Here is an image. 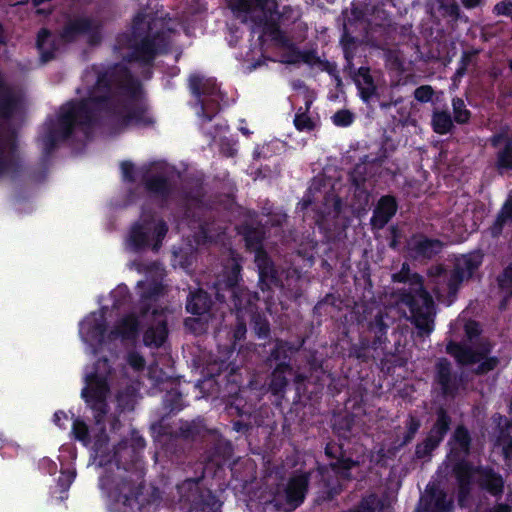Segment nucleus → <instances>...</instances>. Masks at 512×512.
<instances>
[{
	"label": "nucleus",
	"instance_id": "f257e3e1",
	"mask_svg": "<svg viewBox=\"0 0 512 512\" xmlns=\"http://www.w3.org/2000/svg\"><path fill=\"white\" fill-rule=\"evenodd\" d=\"M131 100L121 102L111 96L110 89L101 82L91 92L89 98L81 103H67L61 108L54 138H65L74 130L80 129L87 133V128L103 115H110L111 121L120 129L133 125L149 123V118L141 107L136 106L141 90L133 83L128 90Z\"/></svg>",
	"mask_w": 512,
	"mask_h": 512
},
{
	"label": "nucleus",
	"instance_id": "f03ea898",
	"mask_svg": "<svg viewBox=\"0 0 512 512\" xmlns=\"http://www.w3.org/2000/svg\"><path fill=\"white\" fill-rule=\"evenodd\" d=\"M104 309L91 313L79 324V334L86 350L94 355L112 350L117 342L134 339L138 332L139 320L133 314L121 318L114 328L105 333Z\"/></svg>",
	"mask_w": 512,
	"mask_h": 512
},
{
	"label": "nucleus",
	"instance_id": "7ed1b4c3",
	"mask_svg": "<svg viewBox=\"0 0 512 512\" xmlns=\"http://www.w3.org/2000/svg\"><path fill=\"white\" fill-rule=\"evenodd\" d=\"M141 301L146 310L142 313L141 322L147 325L144 331V343L147 346L159 347L167 336L166 316L164 309L154 306L162 287L156 283L139 282Z\"/></svg>",
	"mask_w": 512,
	"mask_h": 512
},
{
	"label": "nucleus",
	"instance_id": "20e7f679",
	"mask_svg": "<svg viewBox=\"0 0 512 512\" xmlns=\"http://www.w3.org/2000/svg\"><path fill=\"white\" fill-rule=\"evenodd\" d=\"M231 9L243 22L252 21L262 27L263 34L276 37L278 22L282 18L273 0H229Z\"/></svg>",
	"mask_w": 512,
	"mask_h": 512
},
{
	"label": "nucleus",
	"instance_id": "39448f33",
	"mask_svg": "<svg viewBox=\"0 0 512 512\" xmlns=\"http://www.w3.org/2000/svg\"><path fill=\"white\" fill-rule=\"evenodd\" d=\"M110 374L111 368L106 358L100 359L91 370L85 372V387L82 390V396L88 405L99 413L95 416L97 425L101 423L100 414L105 412Z\"/></svg>",
	"mask_w": 512,
	"mask_h": 512
},
{
	"label": "nucleus",
	"instance_id": "423d86ee",
	"mask_svg": "<svg viewBox=\"0 0 512 512\" xmlns=\"http://www.w3.org/2000/svg\"><path fill=\"white\" fill-rule=\"evenodd\" d=\"M410 286L409 294H405L400 302L409 307L415 325L424 332H430L433 329V301L422 289L417 275L412 277Z\"/></svg>",
	"mask_w": 512,
	"mask_h": 512
},
{
	"label": "nucleus",
	"instance_id": "0eeeda50",
	"mask_svg": "<svg viewBox=\"0 0 512 512\" xmlns=\"http://www.w3.org/2000/svg\"><path fill=\"white\" fill-rule=\"evenodd\" d=\"M167 232V227L161 220L143 221L134 226L126 240L127 251L135 253L146 247L157 249Z\"/></svg>",
	"mask_w": 512,
	"mask_h": 512
},
{
	"label": "nucleus",
	"instance_id": "6e6552de",
	"mask_svg": "<svg viewBox=\"0 0 512 512\" xmlns=\"http://www.w3.org/2000/svg\"><path fill=\"white\" fill-rule=\"evenodd\" d=\"M192 93L198 98L196 113L210 120L216 111L218 87L214 79L205 78L200 74H193L189 79Z\"/></svg>",
	"mask_w": 512,
	"mask_h": 512
},
{
	"label": "nucleus",
	"instance_id": "1a4fd4ad",
	"mask_svg": "<svg viewBox=\"0 0 512 512\" xmlns=\"http://www.w3.org/2000/svg\"><path fill=\"white\" fill-rule=\"evenodd\" d=\"M307 486L306 474L293 476L288 481L283 493H278L275 497L276 504L283 506L285 510H294L304 501Z\"/></svg>",
	"mask_w": 512,
	"mask_h": 512
},
{
	"label": "nucleus",
	"instance_id": "9d476101",
	"mask_svg": "<svg viewBox=\"0 0 512 512\" xmlns=\"http://www.w3.org/2000/svg\"><path fill=\"white\" fill-rule=\"evenodd\" d=\"M447 351L451 354L455 359L462 364H475L480 363L478 367V372L484 373L489 370H492L497 361L494 358H487V354L489 352L488 346H483L480 352H472L458 344L450 343L447 346Z\"/></svg>",
	"mask_w": 512,
	"mask_h": 512
},
{
	"label": "nucleus",
	"instance_id": "9b49d317",
	"mask_svg": "<svg viewBox=\"0 0 512 512\" xmlns=\"http://www.w3.org/2000/svg\"><path fill=\"white\" fill-rule=\"evenodd\" d=\"M482 263V254L473 252L456 259L455 270L448 282L449 293L454 294L461 282L471 278Z\"/></svg>",
	"mask_w": 512,
	"mask_h": 512
},
{
	"label": "nucleus",
	"instance_id": "f8f14e48",
	"mask_svg": "<svg viewBox=\"0 0 512 512\" xmlns=\"http://www.w3.org/2000/svg\"><path fill=\"white\" fill-rule=\"evenodd\" d=\"M83 35L89 42H95L98 36V26L88 18H78L71 21L64 29L62 39L71 41Z\"/></svg>",
	"mask_w": 512,
	"mask_h": 512
},
{
	"label": "nucleus",
	"instance_id": "ddd939ff",
	"mask_svg": "<svg viewBox=\"0 0 512 512\" xmlns=\"http://www.w3.org/2000/svg\"><path fill=\"white\" fill-rule=\"evenodd\" d=\"M72 434L75 439L82 442L85 446L93 445V448L95 449L96 453L98 450L102 447L103 443L105 442L106 438L102 436H95L92 438L90 431L82 420L76 418L73 420L72 424Z\"/></svg>",
	"mask_w": 512,
	"mask_h": 512
},
{
	"label": "nucleus",
	"instance_id": "4468645a",
	"mask_svg": "<svg viewBox=\"0 0 512 512\" xmlns=\"http://www.w3.org/2000/svg\"><path fill=\"white\" fill-rule=\"evenodd\" d=\"M396 208V202L392 197L381 198L372 218L373 226L376 228L383 227L395 214Z\"/></svg>",
	"mask_w": 512,
	"mask_h": 512
},
{
	"label": "nucleus",
	"instance_id": "2eb2a0df",
	"mask_svg": "<svg viewBox=\"0 0 512 512\" xmlns=\"http://www.w3.org/2000/svg\"><path fill=\"white\" fill-rule=\"evenodd\" d=\"M255 262L259 270L260 283L270 288L275 282V275L267 255L262 250H255Z\"/></svg>",
	"mask_w": 512,
	"mask_h": 512
},
{
	"label": "nucleus",
	"instance_id": "dca6fc26",
	"mask_svg": "<svg viewBox=\"0 0 512 512\" xmlns=\"http://www.w3.org/2000/svg\"><path fill=\"white\" fill-rule=\"evenodd\" d=\"M409 246L415 252V256L421 255L424 257H431L438 253L442 247L438 240H430L423 237L414 238Z\"/></svg>",
	"mask_w": 512,
	"mask_h": 512
},
{
	"label": "nucleus",
	"instance_id": "f3484780",
	"mask_svg": "<svg viewBox=\"0 0 512 512\" xmlns=\"http://www.w3.org/2000/svg\"><path fill=\"white\" fill-rule=\"evenodd\" d=\"M37 47L43 62L52 59L54 52L58 49V47H56L54 38H52L50 33L45 29L38 33Z\"/></svg>",
	"mask_w": 512,
	"mask_h": 512
},
{
	"label": "nucleus",
	"instance_id": "a211bd4d",
	"mask_svg": "<svg viewBox=\"0 0 512 512\" xmlns=\"http://www.w3.org/2000/svg\"><path fill=\"white\" fill-rule=\"evenodd\" d=\"M449 421L447 416L444 413H441L438 417V420L426 441V446L429 449L435 448L439 442L443 439L447 429H448Z\"/></svg>",
	"mask_w": 512,
	"mask_h": 512
},
{
	"label": "nucleus",
	"instance_id": "6ab92c4d",
	"mask_svg": "<svg viewBox=\"0 0 512 512\" xmlns=\"http://www.w3.org/2000/svg\"><path fill=\"white\" fill-rule=\"evenodd\" d=\"M209 298L206 292L199 290L191 295L187 302V310L194 315H203L209 308Z\"/></svg>",
	"mask_w": 512,
	"mask_h": 512
},
{
	"label": "nucleus",
	"instance_id": "aec40b11",
	"mask_svg": "<svg viewBox=\"0 0 512 512\" xmlns=\"http://www.w3.org/2000/svg\"><path fill=\"white\" fill-rule=\"evenodd\" d=\"M355 82L360 90L362 99L367 101L375 90V86L368 69L361 68L355 77Z\"/></svg>",
	"mask_w": 512,
	"mask_h": 512
},
{
	"label": "nucleus",
	"instance_id": "412c9836",
	"mask_svg": "<svg viewBox=\"0 0 512 512\" xmlns=\"http://www.w3.org/2000/svg\"><path fill=\"white\" fill-rule=\"evenodd\" d=\"M452 444L451 455H458L460 453H466L469 446V435L467 430L463 427L457 428L454 433Z\"/></svg>",
	"mask_w": 512,
	"mask_h": 512
},
{
	"label": "nucleus",
	"instance_id": "4be33fe9",
	"mask_svg": "<svg viewBox=\"0 0 512 512\" xmlns=\"http://www.w3.org/2000/svg\"><path fill=\"white\" fill-rule=\"evenodd\" d=\"M240 267L236 262H233L227 280H219L216 284L217 297L224 298L220 291L224 288L232 289L238 282Z\"/></svg>",
	"mask_w": 512,
	"mask_h": 512
},
{
	"label": "nucleus",
	"instance_id": "5701e85b",
	"mask_svg": "<svg viewBox=\"0 0 512 512\" xmlns=\"http://www.w3.org/2000/svg\"><path fill=\"white\" fill-rule=\"evenodd\" d=\"M162 41V39L158 36L153 42L145 41L142 43V46L137 51L136 59L142 60L144 62H149L157 52L156 43Z\"/></svg>",
	"mask_w": 512,
	"mask_h": 512
},
{
	"label": "nucleus",
	"instance_id": "b1692460",
	"mask_svg": "<svg viewBox=\"0 0 512 512\" xmlns=\"http://www.w3.org/2000/svg\"><path fill=\"white\" fill-rule=\"evenodd\" d=\"M433 127L435 132L445 134L450 131L452 127V120L445 112H436L433 115Z\"/></svg>",
	"mask_w": 512,
	"mask_h": 512
},
{
	"label": "nucleus",
	"instance_id": "393cba45",
	"mask_svg": "<svg viewBox=\"0 0 512 512\" xmlns=\"http://www.w3.org/2000/svg\"><path fill=\"white\" fill-rule=\"evenodd\" d=\"M499 287L505 298V303L512 297V265L507 267L499 277Z\"/></svg>",
	"mask_w": 512,
	"mask_h": 512
},
{
	"label": "nucleus",
	"instance_id": "a878e982",
	"mask_svg": "<svg viewBox=\"0 0 512 512\" xmlns=\"http://www.w3.org/2000/svg\"><path fill=\"white\" fill-rule=\"evenodd\" d=\"M484 485L486 488L493 494H497L501 492L503 487V481L502 478L490 471H487L484 473Z\"/></svg>",
	"mask_w": 512,
	"mask_h": 512
},
{
	"label": "nucleus",
	"instance_id": "bb28decb",
	"mask_svg": "<svg viewBox=\"0 0 512 512\" xmlns=\"http://www.w3.org/2000/svg\"><path fill=\"white\" fill-rule=\"evenodd\" d=\"M497 164L500 169H512V138L499 153Z\"/></svg>",
	"mask_w": 512,
	"mask_h": 512
},
{
	"label": "nucleus",
	"instance_id": "cd10ccee",
	"mask_svg": "<svg viewBox=\"0 0 512 512\" xmlns=\"http://www.w3.org/2000/svg\"><path fill=\"white\" fill-rule=\"evenodd\" d=\"M357 465V462L350 459H341L336 463L331 464V467L335 473L339 474L343 478H348L350 475L347 473L353 467Z\"/></svg>",
	"mask_w": 512,
	"mask_h": 512
},
{
	"label": "nucleus",
	"instance_id": "c85d7f7f",
	"mask_svg": "<svg viewBox=\"0 0 512 512\" xmlns=\"http://www.w3.org/2000/svg\"><path fill=\"white\" fill-rule=\"evenodd\" d=\"M453 111L455 121L465 123L469 119V111L465 109L463 100L457 98L453 99Z\"/></svg>",
	"mask_w": 512,
	"mask_h": 512
},
{
	"label": "nucleus",
	"instance_id": "c756f323",
	"mask_svg": "<svg viewBox=\"0 0 512 512\" xmlns=\"http://www.w3.org/2000/svg\"><path fill=\"white\" fill-rule=\"evenodd\" d=\"M479 472L472 470L467 464L461 463L457 468V477L462 487L469 482L470 479H474Z\"/></svg>",
	"mask_w": 512,
	"mask_h": 512
},
{
	"label": "nucleus",
	"instance_id": "7c9ffc66",
	"mask_svg": "<svg viewBox=\"0 0 512 512\" xmlns=\"http://www.w3.org/2000/svg\"><path fill=\"white\" fill-rule=\"evenodd\" d=\"M438 380L443 387L445 393L449 392L448 380H449V364L445 360H441L438 363Z\"/></svg>",
	"mask_w": 512,
	"mask_h": 512
},
{
	"label": "nucleus",
	"instance_id": "2f4dec72",
	"mask_svg": "<svg viewBox=\"0 0 512 512\" xmlns=\"http://www.w3.org/2000/svg\"><path fill=\"white\" fill-rule=\"evenodd\" d=\"M431 502L434 503L433 512H447L451 508V501H446L441 491L432 497Z\"/></svg>",
	"mask_w": 512,
	"mask_h": 512
},
{
	"label": "nucleus",
	"instance_id": "473e14b6",
	"mask_svg": "<svg viewBox=\"0 0 512 512\" xmlns=\"http://www.w3.org/2000/svg\"><path fill=\"white\" fill-rule=\"evenodd\" d=\"M434 91L431 86L423 85L415 89L414 97L421 103H427L432 99Z\"/></svg>",
	"mask_w": 512,
	"mask_h": 512
},
{
	"label": "nucleus",
	"instance_id": "72a5a7b5",
	"mask_svg": "<svg viewBox=\"0 0 512 512\" xmlns=\"http://www.w3.org/2000/svg\"><path fill=\"white\" fill-rule=\"evenodd\" d=\"M146 28H150V18L146 15H137L133 23L134 34L140 36Z\"/></svg>",
	"mask_w": 512,
	"mask_h": 512
},
{
	"label": "nucleus",
	"instance_id": "f704fd0d",
	"mask_svg": "<svg viewBox=\"0 0 512 512\" xmlns=\"http://www.w3.org/2000/svg\"><path fill=\"white\" fill-rule=\"evenodd\" d=\"M296 128L300 131H309L313 128L314 123L306 114H297L294 119Z\"/></svg>",
	"mask_w": 512,
	"mask_h": 512
},
{
	"label": "nucleus",
	"instance_id": "c9c22d12",
	"mask_svg": "<svg viewBox=\"0 0 512 512\" xmlns=\"http://www.w3.org/2000/svg\"><path fill=\"white\" fill-rule=\"evenodd\" d=\"M353 117L349 111H338L333 116V123L337 126H348L352 123Z\"/></svg>",
	"mask_w": 512,
	"mask_h": 512
},
{
	"label": "nucleus",
	"instance_id": "e433bc0d",
	"mask_svg": "<svg viewBox=\"0 0 512 512\" xmlns=\"http://www.w3.org/2000/svg\"><path fill=\"white\" fill-rule=\"evenodd\" d=\"M511 218H512V199H509L503 206V208L498 216L497 223L502 225L507 220H509Z\"/></svg>",
	"mask_w": 512,
	"mask_h": 512
},
{
	"label": "nucleus",
	"instance_id": "4c0bfd02",
	"mask_svg": "<svg viewBox=\"0 0 512 512\" xmlns=\"http://www.w3.org/2000/svg\"><path fill=\"white\" fill-rule=\"evenodd\" d=\"M74 473L72 471H62L61 476L59 478V483L61 486V491H66L70 484L74 480Z\"/></svg>",
	"mask_w": 512,
	"mask_h": 512
},
{
	"label": "nucleus",
	"instance_id": "58836bf2",
	"mask_svg": "<svg viewBox=\"0 0 512 512\" xmlns=\"http://www.w3.org/2000/svg\"><path fill=\"white\" fill-rule=\"evenodd\" d=\"M128 363L135 370H140L144 367V359L137 353L129 354Z\"/></svg>",
	"mask_w": 512,
	"mask_h": 512
},
{
	"label": "nucleus",
	"instance_id": "ea45409f",
	"mask_svg": "<svg viewBox=\"0 0 512 512\" xmlns=\"http://www.w3.org/2000/svg\"><path fill=\"white\" fill-rule=\"evenodd\" d=\"M498 14L512 15V1L504 0L495 6Z\"/></svg>",
	"mask_w": 512,
	"mask_h": 512
},
{
	"label": "nucleus",
	"instance_id": "a19ab883",
	"mask_svg": "<svg viewBox=\"0 0 512 512\" xmlns=\"http://www.w3.org/2000/svg\"><path fill=\"white\" fill-rule=\"evenodd\" d=\"M53 421L58 427L65 428L66 423L69 421V416L63 411H57L54 414Z\"/></svg>",
	"mask_w": 512,
	"mask_h": 512
},
{
	"label": "nucleus",
	"instance_id": "79ce46f5",
	"mask_svg": "<svg viewBox=\"0 0 512 512\" xmlns=\"http://www.w3.org/2000/svg\"><path fill=\"white\" fill-rule=\"evenodd\" d=\"M121 171L123 178L126 180H133L134 167L130 162H123L121 164Z\"/></svg>",
	"mask_w": 512,
	"mask_h": 512
},
{
	"label": "nucleus",
	"instance_id": "37998d69",
	"mask_svg": "<svg viewBox=\"0 0 512 512\" xmlns=\"http://www.w3.org/2000/svg\"><path fill=\"white\" fill-rule=\"evenodd\" d=\"M465 331L467 336L472 339L473 336L477 335L479 332V325L476 322L470 321L465 325Z\"/></svg>",
	"mask_w": 512,
	"mask_h": 512
},
{
	"label": "nucleus",
	"instance_id": "c03bdc74",
	"mask_svg": "<svg viewBox=\"0 0 512 512\" xmlns=\"http://www.w3.org/2000/svg\"><path fill=\"white\" fill-rule=\"evenodd\" d=\"M147 185L150 190H153L156 192L163 191L165 188V181L163 179H159V180H157V184L149 182Z\"/></svg>",
	"mask_w": 512,
	"mask_h": 512
},
{
	"label": "nucleus",
	"instance_id": "a18cd8bd",
	"mask_svg": "<svg viewBox=\"0 0 512 512\" xmlns=\"http://www.w3.org/2000/svg\"><path fill=\"white\" fill-rule=\"evenodd\" d=\"M42 467L47 468L49 473H54L57 469V465L49 459H43Z\"/></svg>",
	"mask_w": 512,
	"mask_h": 512
},
{
	"label": "nucleus",
	"instance_id": "49530a36",
	"mask_svg": "<svg viewBox=\"0 0 512 512\" xmlns=\"http://www.w3.org/2000/svg\"><path fill=\"white\" fill-rule=\"evenodd\" d=\"M246 328L243 324H239L235 330L234 337L236 340H240L244 337Z\"/></svg>",
	"mask_w": 512,
	"mask_h": 512
},
{
	"label": "nucleus",
	"instance_id": "de8ad7c7",
	"mask_svg": "<svg viewBox=\"0 0 512 512\" xmlns=\"http://www.w3.org/2000/svg\"><path fill=\"white\" fill-rule=\"evenodd\" d=\"M127 293V287L126 286H118L115 290L112 291L111 296L113 298H116L118 296H124Z\"/></svg>",
	"mask_w": 512,
	"mask_h": 512
},
{
	"label": "nucleus",
	"instance_id": "09e8293b",
	"mask_svg": "<svg viewBox=\"0 0 512 512\" xmlns=\"http://www.w3.org/2000/svg\"><path fill=\"white\" fill-rule=\"evenodd\" d=\"M199 320L198 318H189L186 320V325L196 331L195 324H197Z\"/></svg>",
	"mask_w": 512,
	"mask_h": 512
},
{
	"label": "nucleus",
	"instance_id": "8fccbe9b",
	"mask_svg": "<svg viewBox=\"0 0 512 512\" xmlns=\"http://www.w3.org/2000/svg\"><path fill=\"white\" fill-rule=\"evenodd\" d=\"M404 270H405V265L403 266V269H402L401 273H403ZM393 278H394L395 281H400L401 282V281H404L407 278V275L395 274V275H393Z\"/></svg>",
	"mask_w": 512,
	"mask_h": 512
},
{
	"label": "nucleus",
	"instance_id": "3c124183",
	"mask_svg": "<svg viewBox=\"0 0 512 512\" xmlns=\"http://www.w3.org/2000/svg\"><path fill=\"white\" fill-rule=\"evenodd\" d=\"M481 0H463L467 7H474L480 3Z\"/></svg>",
	"mask_w": 512,
	"mask_h": 512
},
{
	"label": "nucleus",
	"instance_id": "603ef678",
	"mask_svg": "<svg viewBox=\"0 0 512 512\" xmlns=\"http://www.w3.org/2000/svg\"><path fill=\"white\" fill-rule=\"evenodd\" d=\"M495 512H510V508L506 505H500L495 509Z\"/></svg>",
	"mask_w": 512,
	"mask_h": 512
},
{
	"label": "nucleus",
	"instance_id": "864d4df0",
	"mask_svg": "<svg viewBox=\"0 0 512 512\" xmlns=\"http://www.w3.org/2000/svg\"><path fill=\"white\" fill-rule=\"evenodd\" d=\"M267 331H268L267 326H266V325H263V326H261V327L259 328L258 334H259L260 336H263V335H266Z\"/></svg>",
	"mask_w": 512,
	"mask_h": 512
},
{
	"label": "nucleus",
	"instance_id": "5fc2aeb1",
	"mask_svg": "<svg viewBox=\"0 0 512 512\" xmlns=\"http://www.w3.org/2000/svg\"><path fill=\"white\" fill-rule=\"evenodd\" d=\"M435 271H436V275H440L443 271V269L441 267H437L435 268Z\"/></svg>",
	"mask_w": 512,
	"mask_h": 512
},
{
	"label": "nucleus",
	"instance_id": "6e6d98bb",
	"mask_svg": "<svg viewBox=\"0 0 512 512\" xmlns=\"http://www.w3.org/2000/svg\"><path fill=\"white\" fill-rule=\"evenodd\" d=\"M330 450H331V447H329V446H328V447L326 448V453H327V454H330Z\"/></svg>",
	"mask_w": 512,
	"mask_h": 512
},
{
	"label": "nucleus",
	"instance_id": "4d7b16f0",
	"mask_svg": "<svg viewBox=\"0 0 512 512\" xmlns=\"http://www.w3.org/2000/svg\"><path fill=\"white\" fill-rule=\"evenodd\" d=\"M241 131L244 133V134H248V131L244 128H241Z\"/></svg>",
	"mask_w": 512,
	"mask_h": 512
}]
</instances>
